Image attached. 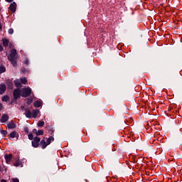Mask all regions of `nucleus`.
Instances as JSON below:
<instances>
[{"mask_svg":"<svg viewBox=\"0 0 182 182\" xmlns=\"http://www.w3.org/2000/svg\"><path fill=\"white\" fill-rule=\"evenodd\" d=\"M39 143H41V138L38 136H35L31 141V144L33 147H39Z\"/></svg>","mask_w":182,"mask_h":182,"instance_id":"5","label":"nucleus"},{"mask_svg":"<svg viewBox=\"0 0 182 182\" xmlns=\"http://www.w3.org/2000/svg\"><path fill=\"white\" fill-rule=\"evenodd\" d=\"M8 120H9V116L6 114H3L0 119L1 123H6Z\"/></svg>","mask_w":182,"mask_h":182,"instance_id":"8","label":"nucleus"},{"mask_svg":"<svg viewBox=\"0 0 182 182\" xmlns=\"http://www.w3.org/2000/svg\"><path fill=\"white\" fill-rule=\"evenodd\" d=\"M23 62H24L25 65H29V60L26 59V60H24Z\"/></svg>","mask_w":182,"mask_h":182,"instance_id":"30","label":"nucleus"},{"mask_svg":"<svg viewBox=\"0 0 182 182\" xmlns=\"http://www.w3.org/2000/svg\"><path fill=\"white\" fill-rule=\"evenodd\" d=\"M6 92V85L1 84L0 85V95H4Z\"/></svg>","mask_w":182,"mask_h":182,"instance_id":"10","label":"nucleus"},{"mask_svg":"<svg viewBox=\"0 0 182 182\" xmlns=\"http://www.w3.org/2000/svg\"><path fill=\"white\" fill-rule=\"evenodd\" d=\"M2 29V25L0 24V31Z\"/></svg>","mask_w":182,"mask_h":182,"instance_id":"38","label":"nucleus"},{"mask_svg":"<svg viewBox=\"0 0 182 182\" xmlns=\"http://www.w3.org/2000/svg\"><path fill=\"white\" fill-rule=\"evenodd\" d=\"M38 114H39V109H34L31 114V117L36 119V117H38Z\"/></svg>","mask_w":182,"mask_h":182,"instance_id":"13","label":"nucleus"},{"mask_svg":"<svg viewBox=\"0 0 182 182\" xmlns=\"http://www.w3.org/2000/svg\"><path fill=\"white\" fill-rule=\"evenodd\" d=\"M43 126H45V122H43V121H38V127H43Z\"/></svg>","mask_w":182,"mask_h":182,"instance_id":"20","label":"nucleus"},{"mask_svg":"<svg viewBox=\"0 0 182 182\" xmlns=\"http://www.w3.org/2000/svg\"><path fill=\"white\" fill-rule=\"evenodd\" d=\"M9 44V41H8V39H3V46H4V48L8 47Z\"/></svg>","mask_w":182,"mask_h":182,"instance_id":"18","label":"nucleus"},{"mask_svg":"<svg viewBox=\"0 0 182 182\" xmlns=\"http://www.w3.org/2000/svg\"><path fill=\"white\" fill-rule=\"evenodd\" d=\"M2 110V104H0V111Z\"/></svg>","mask_w":182,"mask_h":182,"instance_id":"35","label":"nucleus"},{"mask_svg":"<svg viewBox=\"0 0 182 182\" xmlns=\"http://www.w3.org/2000/svg\"><path fill=\"white\" fill-rule=\"evenodd\" d=\"M2 102H8V100H9V96L8 95H4L3 96V97L1 98Z\"/></svg>","mask_w":182,"mask_h":182,"instance_id":"19","label":"nucleus"},{"mask_svg":"<svg viewBox=\"0 0 182 182\" xmlns=\"http://www.w3.org/2000/svg\"><path fill=\"white\" fill-rule=\"evenodd\" d=\"M21 164H22V163L21 162V161L17 160V161L14 164V166H15V167H19V166H21Z\"/></svg>","mask_w":182,"mask_h":182,"instance_id":"21","label":"nucleus"},{"mask_svg":"<svg viewBox=\"0 0 182 182\" xmlns=\"http://www.w3.org/2000/svg\"><path fill=\"white\" fill-rule=\"evenodd\" d=\"M11 182H19V179L18 178H12Z\"/></svg>","mask_w":182,"mask_h":182,"instance_id":"25","label":"nucleus"},{"mask_svg":"<svg viewBox=\"0 0 182 182\" xmlns=\"http://www.w3.org/2000/svg\"><path fill=\"white\" fill-rule=\"evenodd\" d=\"M25 132H26V133H29V130H28V129L26 128V129H25Z\"/></svg>","mask_w":182,"mask_h":182,"instance_id":"34","label":"nucleus"},{"mask_svg":"<svg viewBox=\"0 0 182 182\" xmlns=\"http://www.w3.org/2000/svg\"><path fill=\"white\" fill-rule=\"evenodd\" d=\"M9 35H12V33H14V28H9Z\"/></svg>","mask_w":182,"mask_h":182,"instance_id":"27","label":"nucleus"},{"mask_svg":"<svg viewBox=\"0 0 182 182\" xmlns=\"http://www.w3.org/2000/svg\"><path fill=\"white\" fill-rule=\"evenodd\" d=\"M6 2H9V4H11V2H14V0H5Z\"/></svg>","mask_w":182,"mask_h":182,"instance_id":"32","label":"nucleus"},{"mask_svg":"<svg viewBox=\"0 0 182 182\" xmlns=\"http://www.w3.org/2000/svg\"><path fill=\"white\" fill-rule=\"evenodd\" d=\"M1 182H6V180L2 179V180L1 181Z\"/></svg>","mask_w":182,"mask_h":182,"instance_id":"36","label":"nucleus"},{"mask_svg":"<svg viewBox=\"0 0 182 182\" xmlns=\"http://www.w3.org/2000/svg\"><path fill=\"white\" fill-rule=\"evenodd\" d=\"M9 83H10V86H12V82H10Z\"/></svg>","mask_w":182,"mask_h":182,"instance_id":"39","label":"nucleus"},{"mask_svg":"<svg viewBox=\"0 0 182 182\" xmlns=\"http://www.w3.org/2000/svg\"><path fill=\"white\" fill-rule=\"evenodd\" d=\"M33 106L34 107H41V106H42V102H41L40 101H36L33 103Z\"/></svg>","mask_w":182,"mask_h":182,"instance_id":"17","label":"nucleus"},{"mask_svg":"<svg viewBox=\"0 0 182 182\" xmlns=\"http://www.w3.org/2000/svg\"><path fill=\"white\" fill-rule=\"evenodd\" d=\"M54 141L55 138L53 136H50L49 138L43 137L40 142V146H41L42 149H46V147H48V146H49V144Z\"/></svg>","mask_w":182,"mask_h":182,"instance_id":"2","label":"nucleus"},{"mask_svg":"<svg viewBox=\"0 0 182 182\" xmlns=\"http://www.w3.org/2000/svg\"><path fill=\"white\" fill-rule=\"evenodd\" d=\"M152 141V143H154L155 141H156V139H154V140H151V142Z\"/></svg>","mask_w":182,"mask_h":182,"instance_id":"37","label":"nucleus"},{"mask_svg":"<svg viewBox=\"0 0 182 182\" xmlns=\"http://www.w3.org/2000/svg\"><path fill=\"white\" fill-rule=\"evenodd\" d=\"M9 137H11V139H15V137H19V134H18L16 131H13L10 133Z\"/></svg>","mask_w":182,"mask_h":182,"instance_id":"12","label":"nucleus"},{"mask_svg":"<svg viewBox=\"0 0 182 182\" xmlns=\"http://www.w3.org/2000/svg\"><path fill=\"white\" fill-rule=\"evenodd\" d=\"M37 136H43V130L40 129L37 131Z\"/></svg>","mask_w":182,"mask_h":182,"instance_id":"23","label":"nucleus"},{"mask_svg":"<svg viewBox=\"0 0 182 182\" xmlns=\"http://www.w3.org/2000/svg\"><path fill=\"white\" fill-rule=\"evenodd\" d=\"M16 55H18L16 49L12 48L11 50L10 55L7 57L8 60L11 62V65H13L14 68L16 66H18V62L16 61Z\"/></svg>","mask_w":182,"mask_h":182,"instance_id":"1","label":"nucleus"},{"mask_svg":"<svg viewBox=\"0 0 182 182\" xmlns=\"http://www.w3.org/2000/svg\"><path fill=\"white\" fill-rule=\"evenodd\" d=\"M4 50V47L2 46H0V52H2Z\"/></svg>","mask_w":182,"mask_h":182,"instance_id":"33","label":"nucleus"},{"mask_svg":"<svg viewBox=\"0 0 182 182\" xmlns=\"http://www.w3.org/2000/svg\"><path fill=\"white\" fill-rule=\"evenodd\" d=\"M5 160L6 163H7V164H9V163H11V160H12V154H6Z\"/></svg>","mask_w":182,"mask_h":182,"instance_id":"11","label":"nucleus"},{"mask_svg":"<svg viewBox=\"0 0 182 182\" xmlns=\"http://www.w3.org/2000/svg\"><path fill=\"white\" fill-rule=\"evenodd\" d=\"M27 82H28V80H26V77L21 79V82L23 85H26Z\"/></svg>","mask_w":182,"mask_h":182,"instance_id":"22","label":"nucleus"},{"mask_svg":"<svg viewBox=\"0 0 182 182\" xmlns=\"http://www.w3.org/2000/svg\"><path fill=\"white\" fill-rule=\"evenodd\" d=\"M9 9L10 11L14 14L15 12H16V3L13 2L10 4L9 6Z\"/></svg>","mask_w":182,"mask_h":182,"instance_id":"9","label":"nucleus"},{"mask_svg":"<svg viewBox=\"0 0 182 182\" xmlns=\"http://www.w3.org/2000/svg\"><path fill=\"white\" fill-rule=\"evenodd\" d=\"M32 93V90L31 87H24L21 90V97H29Z\"/></svg>","mask_w":182,"mask_h":182,"instance_id":"3","label":"nucleus"},{"mask_svg":"<svg viewBox=\"0 0 182 182\" xmlns=\"http://www.w3.org/2000/svg\"><path fill=\"white\" fill-rule=\"evenodd\" d=\"M21 110H25L26 117H27L28 119H32V112H31V109L28 108H25L23 106H21Z\"/></svg>","mask_w":182,"mask_h":182,"instance_id":"6","label":"nucleus"},{"mask_svg":"<svg viewBox=\"0 0 182 182\" xmlns=\"http://www.w3.org/2000/svg\"><path fill=\"white\" fill-rule=\"evenodd\" d=\"M14 85L16 87H22V83L19 80H14Z\"/></svg>","mask_w":182,"mask_h":182,"instance_id":"15","label":"nucleus"},{"mask_svg":"<svg viewBox=\"0 0 182 182\" xmlns=\"http://www.w3.org/2000/svg\"><path fill=\"white\" fill-rule=\"evenodd\" d=\"M31 103H32V98H28V102H27V105H31Z\"/></svg>","mask_w":182,"mask_h":182,"instance_id":"29","label":"nucleus"},{"mask_svg":"<svg viewBox=\"0 0 182 182\" xmlns=\"http://www.w3.org/2000/svg\"><path fill=\"white\" fill-rule=\"evenodd\" d=\"M1 134H3L4 136H6V134H8V132L6 130H2L1 132Z\"/></svg>","mask_w":182,"mask_h":182,"instance_id":"26","label":"nucleus"},{"mask_svg":"<svg viewBox=\"0 0 182 182\" xmlns=\"http://www.w3.org/2000/svg\"><path fill=\"white\" fill-rule=\"evenodd\" d=\"M21 72H22V73H25V72H26V68H25V67H22L21 69Z\"/></svg>","mask_w":182,"mask_h":182,"instance_id":"28","label":"nucleus"},{"mask_svg":"<svg viewBox=\"0 0 182 182\" xmlns=\"http://www.w3.org/2000/svg\"><path fill=\"white\" fill-rule=\"evenodd\" d=\"M7 127L8 129H15V127H16V124L11 121L7 124Z\"/></svg>","mask_w":182,"mask_h":182,"instance_id":"14","label":"nucleus"},{"mask_svg":"<svg viewBox=\"0 0 182 182\" xmlns=\"http://www.w3.org/2000/svg\"><path fill=\"white\" fill-rule=\"evenodd\" d=\"M6 72V68L4 65L0 66V75H2V73H5Z\"/></svg>","mask_w":182,"mask_h":182,"instance_id":"16","label":"nucleus"},{"mask_svg":"<svg viewBox=\"0 0 182 182\" xmlns=\"http://www.w3.org/2000/svg\"><path fill=\"white\" fill-rule=\"evenodd\" d=\"M28 136L29 140H33V139H35V138H33V134H32V133L28 134Z\"/></svg>","mask_w":182,"mask_h":182,"instance_id":"24","label":"nucleus"},{"mask_svg":"<svg viewBox=\"0 0 182 182\" xmlns=\"http://www.w3.org/2000/svg\"><path fill=\"white\" fill-rule=\"evenodd\" d=\"M33 133H34L35 134H38V130H36V129H33Z\"/></svg>","mask_w":182,"mask_h":182,"instance_id":"31","label":"nucleus"},{"mask_svg":"<svg viewBox=\"0 0 182 182\" xmlns=\"http://www.w3.org/2000/svg\"><path fill=\"white\" fill-rule=\"evenodd\" d=\"M13 96L15 100L19 99V97L22 96V94H21V89L19 88L15 89L13 92Z\"/></svg>","mask_w":182,"mask_h":182,"instance_id":"4","label":"nucleus"},{"mask_svg":"<svg viewBox=\"0 0 182 182\" xmlns=\"http://www.w3.org/2000/svg\"><path fill=\"white\" fill-rule=\"evenodd\" d=\"M46 132L50 134V136H53V133H54V130H53V127H52L51 126L48 125L47 127H46Z\"/></svg>","mask_w":182,"mask_h":182,"instance_id":"7","label":"nucleus"}]
</instances>
